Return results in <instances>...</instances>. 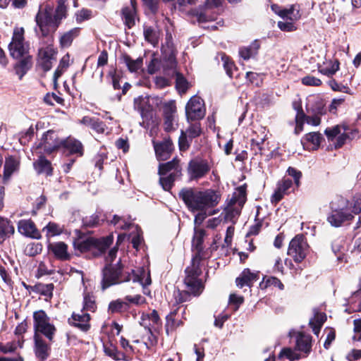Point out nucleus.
<instances>
[{
	"instance_id": "79ce46f5",
	"label": "nucleus",
	"mask_w": 361,
	"mask_h": 361,
	"mask_svg": "<svg viewBox=\"0 0 361 361\" xmlns=\"http://www.w3.org/2000/svg\"><path fill=\"white\" fill-rule=\"evenodd\" d=\"M66 0H59L57 7L56 8L54 16H52V18L56 19V21L59 22L60 24L61 20L66 17Z\"/></svg>"
},
{
	"instance_id": "a878e982",
	"label": "nucleus",
	"mask_w": 361,
	"mask_h": 361,
	"mask_svg": "<svg viewBox=\"0 0 361 361\" xmlns=\"http://www.w3.org/2000/svg\"><path fill=\"white\" fill-rule=\"evenodd\" d=\"M258 278V273L251 272L250 269H245L236 279V285L240 288L245 286L250 287Z\"/></svg>"
},
{
	"instance_id": "09e8293b",
	"label": "nucleus",
	"mask_w": 361,
	"mask_h": 361,
	"mask_svg": "<svg viewBox=\"0 0 361 361\" xmlns=\"http://www.w3.org/2000/svg\"><path fill=\"white\" fill-rule=\"evenodd\" d=\"M54 271L55 269L50 263L47 264L44 262H41L37 269V276L50 275L54 274Z\"/></svg>"
},
{
	"instance_id": "6ab92c4d",
	"label": "nucleus",
	"mask_w": 361,
	"mask_h": 361,
	"mask_svg": "<svg viewBox=\"0 0 361 361\" xmlns=\"http://www.w3.org/2000/svg\"><path fill=\"white\" fill-rule=\"evenodd\" d=\"M268 131L264 126H259L255 128L251 135V147L255 152L262 153V145L264 141L267 139Z\"/></svg>"
},
{
	"instance_id": "de8ad7c7",
	"label": "nucleus",
	"mask_w": 361,
	"mask_h": 361,
	"mask_svg": "<svg viewBox=\"0 0 361 361\" xmlns=\"http://www.w3.org/2000/svg\"><path fill=\"white\" fill-rule=\"evenodd\" d=\"M143 320L145 321L146 319H147L149 322V328L155 329L157 326H159L160 323V318L158 315V313L157 311L153 310L149 314H146L142 315Z\"/></svg>"
},
{
	"instance_id": "9b49d317",
	"label": "nucleus",
	"mask_w": 361,
	"mask_h": 361,
	"mask_svg": "<svg viewBox=\"0 0 361 361\" xmlns=\"http://www.w3.org/2000/svg\"><path fill=\"white\" fill-rule=\"evenodd\" d=\"M34 329L35 334H43L49 341H52L56 332L55 326L50 323L49 317L44 311L39 310L34 312Z\"/></svg>"
},
{
	"instance_id": "052dcab7",
	"label": "nucleus",
	"mask_w": 361,
	"mask_h": 361,
	"mask_svg": "<svg viewBox=\"0 0 361 361\" xmlns=\"http://www.w3.org/2000/svg\"><path fill=\"white\" fill-rule=\"evenodd\" d=\"M329 85L334 91L341 92L347 94H351L350 89L345 85L338 84L334 80L329 81Z\"/></svg>"
},
{
	"instance_id": "e433bc0d",
	"label": "nucleus",
	"mask_w": 361,
	"mask_h": 361,
	"mask_svg": "<svg viewBox=\"0 0 361 361\" xmlns=\"http://www.w3.org/2000/svg\"><path fill=\"white\" fill-rule=\"evenodd\" d=\"M123 18L124 23L128 28H131L135 25V8H124L123 9Z\"/></svg>"
},
{
	"instance_id": "6e6552de",
	"label": "nucleus",
	"mask_w": 361,
	"mask_h": 361,
	"mask_svg": "<svg viewBox=\"0 0 361 361\" xmlns=\"http://www.w3.org/2000/svg\"><path fill=\"white\" fill-rule=\"evenodd\" d=\"M310 62L316 64L320 73L329 77L334 75L339 69L338 61L328 55L326 49L314 53Z\"/></svg>"
},
{
	"instance_id": "bf43d9fd",
	"label": "nucleus",
	"mask_w": 361,
	"mask_h": 361,
	"mask_svg": "<svg viewBox=\"0 0 361 361\" xmlns=\"http://www.w3.org/2000/svg\"><path fill=\"white\" fill-rule=\"evenodd\" d=\"M343 127V126H336L331 128L326 129L324 133L329 140H333L334 137L341 133Z\"/></svg>"
},
{
	"instance_id": "5fc2aeb1",
	"label": "nucleus",
	"mask_w": 361,
	"mask_h": 361,
	"mask_svg": "<svg viewBox=\"0 0 361 361\" xmlns=\"http://www.w3.org/2000/svg\"><path fill=\"white\" fill-rule=\"evenodd\" d=\"M96 310V305L93 296L85 295L84 297L83 310L85 311L94 312Z\"/></svg>"
},
{
	"instance_id": "a19ab883",
	"label": "nucleus",
	"mask_w": 361,
	"mask_h": 361,
	"mask_svg": "<svg viewBox=\"0 0 361 361\" xmlns=\"http://www.w3.org/2000/svg\"><path fill=\"white\" fill-rule=\"evenodd\" d=\"M305 140L312 145V148L316 149L320 145V143L323 139L322 134L319 133H310L305 135Z\"/></svg>"
},
{
	"instance_id": "58836bf2",
	"label": "nucleus",
	"mask_w": 361,
	"mask_h": 361,
	"mask_svg": "<svg viewBox=\"0 0 361 361\" xmlns=\"http://www.w3.org/2000/svg\"><path fill=\"white\" fill-rule=\"evenodd\" d=\"M279 357H286L290 361H295L300 359L301 355L295 349L294 350L291 348H283L281 350Z\"/></svg>"
},
{
	"instance_id": "2eb2a0df",
	"label": "nucleus",
	"mask_w": 361,
	"mask_h": 361,
	"mask_svg": "<svg viewBox=\"0 0 361 361\" xmlns=\"http://www.w3.org/2000/svg\"><path fill=\"white\" fill-rule=\"evenodd\" d=\"M188 121L202 119L205 114L203 100L197 96L190 98L185 106Z\"/></svg>"
},
{
	"instance_id": "f8f14e48",
	"label": "nucleus",
	"mask_w": 361,
	"mask_h": 361,
	"mask_svg": "<svg viewBox=\"0 0 361 361\" xmlns=\"http://www.w3.org/2000/svg\"><path fill=\"white\" fill-rule=\"evenodd\" d=\"M63 140H59L57 133L54 130H48L42 137L40 142L34 149V153L38 154L43 152L51 154L61 147Z\"/></svg>"
},
{
	"instance_id": "864d4df0",
	"label": "nucleus",
	"mask_w": 361,
	"mask_h": 361,
	"mask_svg": "<svg viewBox=\"0 0 361 361\" xmlns=\"http://www.w3.org/2000/svg\"><path fill=\"white\" fill-rule=\"evenodd\" d=\"M144 35L149 42L155 45L158 43V34L151 27L145 28L144 30Z\"/></svg>"
},
{
	"instance_id": "8fccbe9b",
	"label": "nucleus",
	"mask_w": 361,
	"mask_h": 361,
	"mask_svg": "<svg viewBox=\"0 0 361 361\" xmlns=\"http://www.w3.org/2000/svg\"><path fill=\"white\" fill-rule=\"evenodd\" d=\"M35 288L38 293L44 296L51 298L52 296V292L54 290V285L52 283L42 284L39 283L35 286Z\"/></svg>"
},
{
	"instance_id": "ea45409f",
	"label": "nucleus",
	"mask_w": 361,
	"mask_h": 361,
	"mask_svg": "<svg viewBox=\"0 0 361 361\" xmlns=\"http://www.w3.org/2000/svg\"><path fill=\"white\" fill-rule=\"evenodd\" d=\"M202 133L200 123L199 122H195L190 123L189 127L183 130L185 135H187L190 140L198 137Z\"/></svg>"
},
{
	"instance_id": "b1692460",
	"label": "nucleus",
	"mask_w": 361,
	"mask_h": 361,
	"mask_svg": "<svg viewBox=\"0 0 361 361\" xmlns=\"http://www.w3.org/2000/svg\"><path fill=\"white\" fill-rule=\"evenodd\" d=\"M20 167V159L15 156H8L5 159L4 180L8 181L13 173L18 171Z\"/></svg>"
},
{
	"instance_id": "4468645a",
	"label": "nucleus",
	"mask_w": 361,
	"mask_h": 361,
	"mask_svg": "<svg viewBox=\"0 0 361 361\" xmlns=\"http://www.w3.org/2000/svg\"><path fill=\"white\" fill-rule=\"evenodd\" d=\"M274 11L283 18V20L278 22V27L281 30L290 32L296 30L294 22L300 18V14L295 6H291L289 8Z\"/></svg>"
},
{
	"instance_id": "f704fd0d",
	"label": "nucleus",
	"mask_w": 361,
	"mask_h": 361,
	"mask_svg": "<svg viewBox=\"0 0 361 361\" xmlns=\"http://www.w3.org/2000/svg\"><path fill=\"white\" fill-rule=\"evenodd\" d=\"M358 132L356 130H352L349 131V128L343 126V132L340 133L337 137L336 142L335 144L336 148L341 147L346 141L347 139H354L357 136Z\"/></svg>"
},
{
	"instance_id": "2f4dec72",
	"label": "nucleus",
	"mask_w": 361,
	"mask_h": 361,
	"mask_svg": "<svg viewBox=\"0 0 361 361\" xmlns=\"http://www.w3.org/2000/svg\"><path fill=\"white\" fill-rule=\"evenodd\" d=\"M80 34V28L74 27L69 31L63 33L60 37V45L63 48L70 47L73 39L77 37Z\"/></svg>"
},
{
	"instance_id": "c03bdc74",
	"label": "nucleus",
	"mask_w": 361,
	"mask_h": 361,
	"mask_svg": "<svg viewBox=\"0 0 361 361\" xmlns=\"http://www.w3.org/2000/svg\"><path fill=\"white\" fill-rule=\"evenodd\" d=\"M176 87L177 90L180 94L185 93L189 87V84H188V81L183 76V75L179 73H176Z\"/></svg>"
},
{
	"instance_id": "37998d69",
	"label": "nucleus",
	"mask_w": 361,
	"mask_h": 361,
	"mask_svg": "<svg viewBox=\"0 0 361 361\" xmlns=\"http://www.w3.org/2000/svg\"><path fill=\"white\" fill-rule=\"evenodd\" d=\"M128 305L121 300L112 301L109 305V312L111 314L119 313L127 310Z\"/></svg>"
},
{
	"instance_id": "4c0bfd02",
	"label": "nucleus",
	"mask_w": 361,
	"mask_h": 361,
	"mask_svg": "<svg viewBox=\"0 0 361 361\" xmlns=\"http://www.w3.org/2000/svg\"><path fill=\"white\" fill-rule=\"evenodd\" d=\"M42 231L45 233L47 237H53L62 233L63 228L56 223L49 222L43 228Z\"/></svg>"
},
{
	"instance_id": "ddd939ff",
	"label": "nucleus",
	"mask_w": 361,
	"mask_h": 361,
	"mask_svg": "<svg viewBox=\"0 0 361 361\" xmlns=\"http://www.w3.org/2000/svg\"><path fill=\"white\" fill-rule=\"evenodd\" d=\"M309 245L305 236L302 234L295 235L290 242L288 249V255L295 262H301L307 256Z\"/></svg>"
},
{
	"instance_id": "7ed1b4c3",
	"label": "nucleus",
	"mask_w": 361,
	"mask_h": 361,
	"mask_svg": "<svg viewBox=\"0 0 361 361\" xmlns=\"http://www.w3.org/2000/svg\"><path fill=\"white\" fill-rule=\"evenodd\" d=\"M195 226H198L195 225ZM205 236V231L203 229H197L195 227V232L192 238V247L195 249V256L192 258V264L185 269L186 276L184 283L187 287V291L195 295L200 294L203 289V284L198 279L200 271L198 264L202 259L201 252L203 250L202 243Z\"/></svg>"
},
{
	"instance_id": "c85d7f7f",
	"label": "nucleus",
	"mask_w": 361,
	"mask_h": 361,
	"mask_svg": "<svg viewBox=\"0 0 361 361\" xmlns=\"http://www.w3.org/2000/svg\"><path fill=\"white\" fill-rule=\"evenodd\" d=\"M15 232L14 226L6 218L0 216V244L12 235Z\"/></svg>"
},
{
	"instance_id": "aec40b11",
	"label": "nucleus",
	"mask_w": 361,
	"mask_h": 361,
	"mask_svg": "<svg viewBox=\"0 0 361 361\" xmlns=\"http://www.w3.org/2000/svg\"><path fill=\"white\" fill-rule=\"evenodd\" d=\"M154 147L156 156L159 161L168 159L173 149L172 141L169 138H165L159 143L154 142Z\"/></svg>"
},
{
	"instance_id": "680f3d73",
	"label": "nucleus",
	"mask_w": 361,
	"mask_h": 361,
	"mask_svg": "<svg viewBox=\"0 0 361 361\" xmlns=\"http://www.w3.org/2000/svg\"><path fill=\"white\" fill-rule=\"evenodd\" d=\"M147 342H145L142 344V347L149 348L151 346L155 345L157 343L156 336L152 333L151 328H147Z\"/></svg>"
},
{
	"instance_id": "72a5a7b5",
	"label": "nucleus",
	"mask_w": 361,
	"mask_h": 361,
	"mask_svg": "<svg viewBox=\"0 0 361 361\" xmlns=\"http://www.w3.org/2000/svg\"><path fill=\"white\" fill-rule=\"evenodd\" d=\"M122 59L128 71L131 73L137 72L143 65V59L141 57L133 59L130 56L125 54Z\"/></svg>"
},
{
	"instance_id": "e2e57ef3",
	"label": "nucleus",
	"mask_w": 361,
	"mask_h": 361,
	"mask_svg": "<svg viewBox=\"0 0 361 361\" xmlns=\"http://www.w3.org/2000/svg\"><path fill=\"white\" fill-rule=\"evenodd\" d=\"M164 108V116H176V106L174 101L166 102Z\"/></svg>"
},
{
	"instance_id": "3c124183",
	"label": "nucleus",
	"mask_w": 361,
	"mask_h": 361,
	"mask_svg": "<svg viewBox=\"0 0 361 361\" xmlns=\"http://www.w3.org/2000/svg\"><path fill=\"white\" fill-rule=\"evenodd\" d=\"M111 223L116 226L118 228L123 230L128 229L133 226L131 221H126L125 219L117 215L114 216Z\"/></svg>"
},
{
	"instance_id": "f03ea898",
	"label": "nucleus",
	"mask_w": 361,
	"mask_h": 361,
	"mask_svg": "<svg viewBox=\"0 0 361 361\" xmlns=\"http://www.w3.org/2000/svg\"><path fill=\"white\" fill-rule=\"evenodd\" d=\"M124 281H132L131 284L128 286V293H135L141 289L145 290V287L151 283V278L149 272L144 269H138L136 273L133 271L132 274H128L126 276L123 275L119 262L114 265H106L103 270L102 281L103 290Z\"/></svg>"
},
{
	"instance_id": "5701e85b",
	"label": "nucleus",
	"mask_w": 361,
	"mask_h": 361,
	"mask_svg": "<svg viewBox=\"0 0 361 361\" xmlns=\"http://www.w3.org/2000/svg\"><path fill=\"white\" fill-rule=\"evenodd\" d=\"M90 317L88 313L81 310L80 313H73L71 318L68 319L69 323L78 327L83 331H87L90 329Z\"/></svg>"
},
{
	"instance_id": "603ef678",
	"label": "nucleus",
	"mask_w": 361,
	"mask_h": 361,
	"mask_svg": "<svg viewBox=\"0 0 361 361\" xmlns=\"http://www.w3.org/2000/svg\"><path fill=\"white\" fill-rule=\"evenodd\" d=\"M302 85L306 86L319 87L322 84V80L312 75H306L301 79Z\"/></svg>"
},
{
	"instance_id": "473e14b6",
	"label": "nucleus",
	"mask_w": 361,
	"mask_h": 361,
	"mask_svg": "<svg viewBox=\"0 0 361 361\" xmlns=\"http://www.w3.org/2000/svg\"><path fill=\"white\" fill-rule=\"evenodd\" d=\"M326 319V316L324 313L319 312L314 310V317L310 320V325L312 329L314 334H319L320 329L323 324L325 322Z\"/></svg>"
},
{
	"instance_id": "cd10ccee",
	"label": "nucleus",
	"mask_w": 361,
	"mask_h": 361,
	"mask_svg": "<svg viewBox=\"0 0 361 361\" xmlns=\"http://www.w3.org/2000/svg\"><path fill=\"white\" fill-rule=\"evenodd\" d=\"M307 111L309 114L324 115L326 114L324 100L320 98H315L309 101L307 105Z\"/></svg>"
},
{
	"instance_id": "7c9ffc66",
	"label": "nucleus",
	"mask_w": 361,
	"mask_h": 361,
	"mask_svg": "<svg viewBox=\"0 0 361 361\" xmlns=\"http://www.w3.org/2000/svg\"><path fill=\"white\" fill-rule=\"evenodd\" d=\"M61 147L68 150L71 154H82V145L81 142L74 138L68 137L66 140H63Z\"/></svg>"
},
{
	"instance_id": "dca6fc26",
	"label": "nucleus",
	"mask_w": 361,
	"mask_h": 361,
	"mask_svg": "<svg viewBox=\"0 0 361 361\" xmlns=\"http://www.w3.org/2000/svg\"><path fill=\"white\" fill-rule=\"evenodd\" d=\"M52 43L47 42V44L39 48L38 51V63L44 71H48L51 68L52 60L54 59L56 54Z\"/></svg>"
},
{
	"instance_id": "39448f33",
	"label": "nucleus",
	"mask_w": 361,
	"mask_h": 361,
	"mask_svg": "<svg viewBox=\"0 0 361 361\" xmlns=\"http://www.w3.org/2000/svg\"><path fill=\"white\" fill-rule=\"evenodd\" d=\"M245 202V189L243 187H239L226 201L224 209V220L227 222L235 223Z\"/></svg>"
},
{
	"instance_id": "69168bd1",
	"label": "nucleus",
	"mask_w": 361,
	"mask_h": 361,
	"mask_svg": "<svg viewBox=\"0 0 361 361\" xmlns=\"http://www.w3.org/2000/svg\"><path fill=\"white\" fill-rule=\"evenodd\" d=\"M126 300L129 302L135 305H142L144 304L146 301L145 298L140 294H135L134 295H127L126 297Z\"/></svg>"
},
{
	"instance_id": "1a4fd4ad",
	"label": "nucleus",
	"mask_w": 361,
	"mask_h": 361,
	"mask_svg": "<svg viewBox=\"0 0 361 361\" xmlns=\"http://www.w3.org/2000/svg\"><path fill=\"white\" fill-rule=\"evenodd\" d=\"M25 30L23 27H15L11 42L8 44V51L11 57L20 59L27 57L29 51V44L25 41Z\"/></svg>"
},
{
	"instance_id": "4be33fe9",
	"label": "nucleus",
	"mask_w": 361,
	"mask_h": 361,
	"mask_svg": "<svg viewBox=\"0 0 361 361\" xmlns=\"http://www.w3.org/2000/svg\"><path fill=\"white\" fill-rule=\"evenodd\" d=\"M35 353L37 358L44 361L49 355L50 347L39 334H35Z\"/></svg>"
},
{
	"instance_id": "774afa93",
	"label": "nucleus",
	"mask_w": 361,
	"mask_h": 361,
	"mask_svg": "<svg viewBox=\"0 0 361 361\" xmlns=\"http://www.w3.org/2000/svg\"><path fill=\"white\" fill-rule=\"evenodd\" d=\"M176 116H164V129L166 131H171L175 129Z\"/></svg>"
},
{
	"instance_id": "13d9d810",
	"label": "nucleus",
	"mask_w": 361,
	"mask_h": 361,
	"mask_svg": "<svg viewBox=\"0 0 361 361\" xmlns=\"http://www.w3.org/2000/svg\"><path fill=\"white\" fill-rule=\"evenodd\" d=\"M44 101L49 105H54L55 103L63 104V99L55 93H47L44 98Z\"/></svg>"
},
{
	"instance_id": "f257e3e1",
	"label": "nucleus",
	"mask_w": 361,
	"mask_h": 361,
	"mask_svg": "<svg viewBox=\"0 0 361 361\" xmlns=\"http://www.w3.org/2000/svg\"><path fill=\"white\" fill-rule=\"evenodd\" d=\"M179 197L188 210L195 214V225L200 226L209 215L208 209L219 204L221 195L212 189L183 188L179 192Z\"/></svg>"
},
{
	"instance_id": "c9c22d12",
	"label": "nucleus",
	"mask_w": 361,
	"mask_h": 361,
	"mask_svg": "<svg viewBox=\"0 0 361 361\" xmlns=\"http://www.w3.org/2000/svg\"><path fill=\"white\" fill-rule=\"evenodd\" d=\"M97 240L92 238H87L85 239H78L74 242V247L80 252H86L90 250L95 247Z\"/></svg>"
},
{
	"instance_id": "49530a36",
	"label": "nucleus",
	"mask_w": 361,
	"mask_h": 361,
	"mask_svg": "<svg viewBox=\"0 0 361 361\" xmlns=\"http://www.w3.org/2000/svg\"><path fill=\"white\" fill-rule=\"evenodd\" d=\"M28 63L29 60L28 58L26 57L24 59L20 61L15 66L16 73L19 76L20 79L23 78V76L25 74L27 69L29 68Z\"/></svg>"
},
{
	"instance_id": "6e6d98bb",
	"label": "nucleus",
	"mask_w": 361,
	"mask_h": 361,
	"mask_svg": "<svg viewBox=\"0 0 361 361\" xmlns=\"http://www.w3.org/2000/svg\"><path fill=\"white\" fill-rule=\"evenodd\" d=\"M42 250V245L39 243H29L27 245L25 252L29 256H35Z\"/></svg>"
},
{
	"instance_id": "9d476101",
	"label": "nucleus",
	"mask_w": 361,
	"mask_h": 361,
	"mask_svg": "<svg viewBox=\"0 0 361 361\" xmlns=\"http://www.w3.org/2000/svg\"><path fill=\"white\" fill-rule=\"evenodd\" d=\"M120 345L124 350L123 353L118 351L116 346L114 345L112 343H104L103 347L105 355L110 357L113 360L117 361L131 360V355L135 353V348L129 343V341L128 340H126L123 337L121 338Z\"/></svg>"
},
{
	"instance_id": "a18cd8bd",
	"label": "nucleus",
	"mask_w": 361,
	"mask_h": 361,
	"mask_svg": "<svg viewBox=\"0 0 361 361\" xmlns=\"http://www.w3.org/2000/svg\"><path fill=\"white\" fill-rule=\"evenodd\" d=\"M221 61H223V66L227 75L231 78L233 75V71H235L236 68L233 63L230 60L228 56L225 54H221Z\"/></svg>"
},
{
	"instance_id": "0eeeda50",
	"label": "nucleus",
	"mask_w": 361,
	"mask_h": 361,
	"mask_svg": "<svg viewBox=\"0 0 361 361\" xmlns=\"http://www.w3.org/2000/svg\"><path fill=\"white\" fill-rule=\"evenodd\" d=\"M37 28L35 32L39 37L47 39V42H53V34L58 28L59 24L47 9L39 10L35 16Z\"/></svg>"
},
{
	"instance_id": "a211bd4d",
	"label": "nucleus",
	"mask_w": 361,
	"mask_h": 361,
	"mask_svg": "<svg viewBox=\"0 0 361 361\" xmlns=\"http://www.w3.org/2000/svg\"><path fill=\"white\" fill-rule=\"evenodd\" d=\"M188 171L191 179H199L209 172V166L204 160L193 159L190 161Z\"/></svg>"
},
{
	"instance_id": "c756f323",
	"label": "nucleus",
	"mask_w": 361,
	"mask_h": 361,
	"mask_svg": "<svg viewBox=\"0 0 361 361\" xmlns=\"http://www.w3.org/2000/svg\"><path fill=\"white\" fill-rule=\"evenodd\" d=\"M33 165L37 173L51 175L52 173L51 162L42 155H39V159L33 163Z\"/></svg>"
},
{
	"instance_id": "393cba45",
	"label": "nucleus",
	"mask_w": 361,
	"mask_h": 361,
	"mask_svg": "<svg viewBox=\"0 0 361 361\" xmlns=\"http://www.w3.org/2000/svg\"><path fill=\"white\" fill-rule=\"evenodd\" d=\"M18 230L23 235L37 238L39 233L35 224L30 219H23L18 221Z\"/></svg>"
},
{
	"instance_id": "423d86ee",
	"label": "nucleus",
	"mask_w": 361,
	"mask_h": 361,
	"mask_svg": "<svg viewBox=\"0 0 361 361\" xmlns=\"http://www.w3.org/2000/svg\"><path fill=\"white\" fill-rule=\"evenodd\" d=\"M181 171L180 160L176 157L159 165V183L164 190L169 191L172 188L173 183L181 176Z\"/></svg>"
},
{
	"instance_id": "4d7b16f0",
	"label": "nucleus",
	"mask_w": 361,
	"mask_h": 361,
	"mask_svg": "<svg viewBox=\"0 0 361 361\" xmlns=\"http://www.w3.org/2000/svg\"><path fill=\"white\" fill-rule=\"evenodd\" d=\"M257 48H253L251 47H242L239 50V54L243 59L247 60L257 54Z\"/></svg>"
},
{
	"instance_id": "20e7f679",
	"label": "nucleus",
	"mask_w": 361,
	"mask_h": 361,
	"mask_svg": "<svg viewBox=\"0 0 361 361\" xmlns=\"http://www.w3.org/2000/svg\"><path fill=\"white\" fill-rule=\"evenodd\" d=\"M331 212L327 217L328 222L334 227H339L345 222L354 219V214H360L358 224L361 226V196L348 204V201L341 197L334 199L331 203Z\"/></svg>"
},
{
	"instance_id": "0e129e2a",
	"label": "nucleus",
	"mask_w": 361,
	"mask_h": 361,
	"mask_svg": "<svg viewBox=\"0 0 361 361\" xmlns=\"http://www.w3.org/2000/svg\"><path fill=\"white\" fill-rule=\"evenodd\" d=\"M265 287L274 286L278 287L280 290H283L284 286L281 281L276 277H269L264 281Z\"/></svg>"
},
{
	"instance_id": "338daca9",
	"label": "nucleus",
	"mask_w": 361,
	"mask_h": 361,
	"mask_svg": "<svg viewBox=\"0 0 361 361\" xmlns=\"http://www.w3.org/2000/svg\"><path fill=\"white\" fill-rule=\"evenodd\" d=\"M180 324L181 322L180 320H176L171 317H168L166 324V331L167 334H169L170 331H173L177 326H180Z\"/></svg>"
},
{
	"instance_id": "412c9836",
	"label": "nucleus",
	"mask_w": 361,
	"mask_h": 361,
	"mask_svg": "<svg viewBox=\"0 0 361 361\" xmlns=\"http://www.w3.org/2000/svg\"><path fill=\"white\" fill-rule=\"evenodd\" d=\"M292 185V180L286 178L279 181L276 185V188L271 197V203L277 204L281 201L284 195L288 193V190Z\"/></svg>"
},
{
	"instance_id": "bb28decb",
	"label": "nucleus",
	"mask_w": 361,
	"mask_h": 361,
	"mask_svg": "<svg viewBox=\"0 0 361 361\" xmlns=\"http://www.w3.org/2000/svg\"><path fill=\"white\" fill-rule=\"evenodd\" d=\"M48 247L57 259L61 260H67L69 259L70 255L68 252V246L65 243L56 242L51 243L49 245Z\"/></svg>"
},
{
	"instance_id": "f3484780",
	"label": "nucleus",
	"mask_w": 361,
	"mask_h": 361,
	"mask_svg": "<svg viewBox=\"0 0 361 361\" xmlns=\"http://www.w3.org/2000/svg\"><path fill=\"white\" fill-rule=\"evenodd\" d=\"M290 337L295 339V350L307 355L312 349V336L301 332H290Z\"/></svg>"
}]
</instances>
